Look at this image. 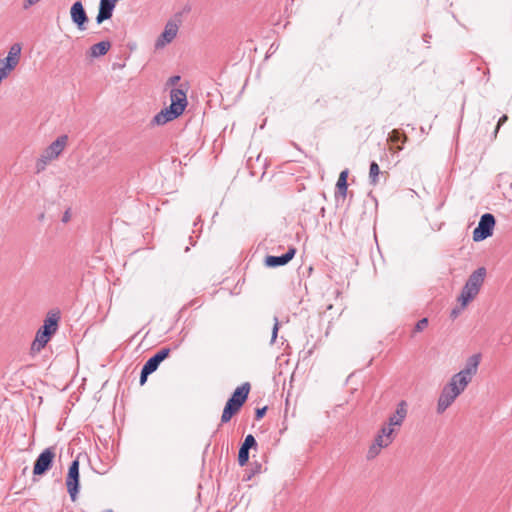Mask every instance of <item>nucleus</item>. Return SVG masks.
<instances>
[{
    "instance_id": "58836bf2",
    "label": "nucleus",
    "mask_w": 512,
    "mask_h": 512,
    "mask_svg": "<svg viewBox=\"0 0 512 512\" xmlns=\"http://www.w3.org/2000/svg\"><path fill=\"white\" fill-rule=\"evenodd\" d=\"M41 0H24L23 1V8L24 9H28L34 5H36L37 3H39Z\"/></svg>"
},
{
    "instance_id": "2f4dec72",
    "label": "nucleus",
    "mask_w": 512,
    "mask_h": 512,
    "mask_svg": "<svg viewBox=\"0 0 512 512\" xmlns=\"http://www.w3.org/2000/svg\"><path fill=\"white\" fill-rule=\"evenodd\" d=\"M261 472H262V464L257 461H254L251 464V471L247 475V480H250L253 475L259 474Z\"/></svg>"
},
{
    "instance_id": "a878e982",
    "label": "nucleus",
    "mask_w": 512,
    "mask_h": 512,
    "mask_svg": "<svg viewBox=\"0 0 512 512\" xmlns=\"http://www.w3.org/2000/svg\"><path fill=\"white\" fill-rule=\"evenodd\" d=\"M249 450L246 447H243L241 445L239 452H238V463L240 466H244L248 463L249 460Z\"/></svg>"
},
{
    "instance_id": "bb28decb",
    "label": "nucleus",
    "mask_w": 512,
    "mask_h": 512,
    "mask_svg": "<svg viewBox=\"0 0 512 512\" xmlns=\"http://www.w3.org/2000/svg\"><path fill=\"white\" fill-rule=\"evenodd\" d=\"M393 442V438H386L377 434L373 443L377 444V446H381L382 448L388 447Z\"/></svg>"
},
{
    "instance_id": "473e14b6",
    "label": "nucleus",
    "mask_w": 512,
    "mask_h": 512,
    "mask_svg": "<svg viewBox=\"0 0 512 512\" xmlns=\"http://www.w3.org/2000/svg\"><path fill=\"white\" fill-rule=\"evenodd\" d=\"M279 326H280V323H279L278 318L274 317V325H273L272 335H271V344H273L277 339Z\"/></svg>"
},
{
    "instance_id": "72a5a7b5",
    "label": "nucleus",
    "mask_w": 512,
    "mask_h": 512,
    "mask_svg": "<svg viewBox=\"0 0 512 512\" xmlns=\"http://www.w3.org/2000/svg\"><path fill=\"white\" fill-rule=\"evenodd\" d=\"M152 373L153 372L150 369H148L147 367H145L143 365L141 374H140V385H144L145 382L147 381L148 376Z\"/></svg>"
},
{
    "instance_id": "f03ea898",
    "label": "nucleus",
    "mask_w": 512,
    "mask_h": 512,
    "mask_svg": "<svg viewBox=\"0 0 512 512\" xmlns=\"http://www.w3.org/2000/svg\"><path fill=\"white\" fill-rule=\"evenodd\" d=\"M486 276L485 267H479L476 269L467 279L460 295L458 296V302H462L463 306H467L479 293L481 286L484 283Z\"/></svg>"
},
{
    "instance_id": "c9c22d12",
    "label": "nucleus",
    "mask_w": 512,
    "mask_h": 512,
    "mask_svg": "<svg viewBox=\"0 0 512 512\" xmlns=\"http://www.w3.org/2000/svg\"><path fill=\"white\" fill-rule=\"evenodd\" d=\"M460 306H457L451 310L450 317L452 319H456L459 314L465 309L466 306H463L462 302H459Z\"/></svg>"
},
{
    "instance_id": "e433bc0d",
    "label": "nucleus",
    "mask_w": 512,
    "mask_h": 512,
    "mask_svg": "<svg viewBox=\"0 0 512 512\" xmlns=\"http://www.w3.org/2000/svg\"><path fill=\"white\" fill-rule=\"evenodd\" d=\"M508 120V116L507 115H503L499 118L498 120V123H497V126L494 130V137H496L500 127Z\"/></svg>"
},
{
    "instance_id": "39448f33",
    "label": "nucleus",
    "mask_w": 512,
    "mask_h": 512,
    "mask_svg": "<svg viewBox=\"0 0 512 512\" xmlns=\"http://www.w3.org/2000/svg\"><path fill=\"white\" fill-rule=\"evenodd\" d=\"M67 491L72 501H75L79 492V461L73 460L69 466L66 477Z\"/></svg>"
},
{
    "instance_id": "c85d7f7f",
    "label": "nucleus",
    "mask_w": 512,
    "mask_h": 512,
    "mask_svg": "<svg viewBox=\"0 0 512 512\" xmlns=\"http://www.w3.org/2000/svg\"><path fill=\"white\" fill-rule=\"evenodd\" d=\"M381 449H383L381 446H377V444L373 443L368 449V452L366 455L367 459L368 460L374 459L376 456H378Z\"/></svg>"
},
{
    "instance_id": "6ab92c4d",
    "label": "nucleus",
    "mask_w": 512,
    "mask_h": 512,
    "mask_svg": "<svg viewBox=\"0 0 512 512\" xmlns=\"http://www.w3.org/2000/svg\"><path fill=\"white\" fill-rule=\"evenodd\" d=\"M347 178H348V170L346 169V170H343L338 177V180L336 183V191H335L336 198L342 197L343 199H345V197L347 195V188H348Z\"/></svg>"
},
{
    "instance_id": "7ed1b4c3",
    "label": "nucleus",
    "mask_w": 512,
    "mask_h": 512,
    "mask_svg": "<svg viewBox=\"0 0 512 512\" xmlns=\"http://www.w3.org/2000/svg\"><path fill=\"white\" fill-rule=\"evenodd\" d=\"M495 223V217L491 213L483 214L478 226L473 231V240L479 242L492 236Z\"/></svg>"
},
{
    "instance_id": "f257e3e1",
    "label": "nucleus",
    "mask_w": 512,
    "mask_h": 512,
    "mask_svg": "<svg viewBox=\"0 0 512 512\" xmlns=\"http://www.w3.org/2000/svg\"><path fill=\"white\" fill-rule=\"evenodd\" d=\"M60 319L59 311L48 312L43 325L36 332L35 339L31 344L33 354L39 353L47 345L51 337L57 332Z\"/></svg>"
},
{
    "instance_id": "423d86ee",
    "label": "nucleus",
    "mask_w": 512,
    "mask_h": 512,
    "mask_svg": "<svg viewBox=\"0 0 512 512\" xmlns=\"http://www.w3.org/2000/svg\"><path fill=\"white\" fill-rule=\"evenodd\" d=\"M458 396L459 394L454 392V389L446 384L438 398L437 413L442 414L444 411H446V409L453 404Z\"/></svg>"
},
{
    "instance_id": "ddd939ff",
    "label": "nucleus",
    "mask_w": 512,
    "mask_h": 512,
    "mask_svg": "<svg viewBox=\"0 0 512 512\" xmlns=\"http://www.w3.org/2000/svg\"><path fill=\"white\" fill-rule=\"evenodd\" d=\"M182 113L178 111L174 106H169L163 110H161L159 113H157L153 118V123L157 125H164L167 122H170L177 117H179Z\"/></svg>"
},
{
    "instance_id": "412c9836",
    "label": "nucleus",
    "mask_w": 512,
    "mask_h": 512,
    "mask_svg": "<svg viewBox=\"0 0 512 512\" xmlns=\"http://www.w3.org/2000/svg\"><path fill=\"white\" fill-rule=\"evenodd\" d=\"M241 408V406L227 400L221 415V423L229 422L232 417L240 411Z\"/></svg>"
},
{
    "instance_id": "1a4fd4ad",
    "label": "nucleus",
    "mask_w": 512,
    "mask_h": 512,
    "mask_svg": "<svg viewBox=\"0 0 512 512\" xmlns=\"http://www.w3.org/2000/svg\"><path fill=\"white\" fill-rule=\"evenodd\" d=\"M118 2L119 0H100L96 22L101 24L104 21L109 20L112 17L113 11Z\"/></svg>"
},
{
    "instance_id": "a211bd4d",
    "label": "nucleus",
    "mask_w": 512,
    "mask_h": 512,
    "mask_svg": "<svg viewBox=\"0 0 512 512\" xmlns=\"http://www.w3.org/2000/svg\"><path fill=\"white\" fill-rule=\"evenodd\" d=\"M470 383V379L458 372L451 377L447 384L454 389V392L460 395Z\"/></svg>"
},
{
    "instance_id": "393cba45",
    "label": "nucleus",
    "mask_w": 512,
    "mask_h": 512,
    "mask_svg": "<svg viewBox=\"0 0 512 512\" xmlns=\"http://www.w3.org/2000/svg\"><path fill=\"white\" fill-rule=\"evenodd\" d=\"M53 161L52 159L45 158V153L43 152L41 156L37 159L35 164L36 173L39 174L46 169V166Z\"/></svg>"
},
{
    "instance_id": "f704fd0d",
    "label": "nucleus",
    "mask_w": 512,
    "mask_h": 512,
    "mask_svg": "<svg viewBox=\"0 0 512 512\" xmlns=\"http://www.w3.org/2000/svg\"><path fill=\"white\" fill-rule=\"evenodd\" d=\"M428 326V319L427 318H422L420 319L415 327H414V332H421L423 331L426 327Z\"/></svg>"
},
{
    "instance_id": "2eb2a0df",
    "label": "nucleus",
    "mask_w": 512,
    "mask_h": 512,
    "mask_svg": "<svg viewBox=\"0 0 512 512\" xmlns=\"http://www.w3.org/2000/svg\"><path fill=\"white\" fill-rule=\"evenodd\" d=\"M407 416V403L405 401H400L397 405V409L395 413H393L389 418L387 424L394 428L395 426L400 427Z\"/></svg>"
},
{
    "instance_id": "5701e85b",
    "label": "nucleus",
    "mask_w": 512,
    "mask_h": 512,
    "mask_svg": "<svg viewBox=\"0 0 512 512\" xmlns=\"http://www.w3.org/2000/svg\"><path fill=\"white\" fill-rule=\"evenodd\" d=\"M379 174H380L379 165L375 161H372L370 163V168H369V182L371 185L375 186L378 183Z\"/></svg>"
},
{
    "instance_id": "f3484780",
    "label": "nucleus",
    "mask_w": 512,
    "mask_h": 512,
    "mask_svg": "<svg viewBox=\"0 0 512 512\" xmlns=\"http://www.w3.org/2000/svg\"><path fill=\"white\" fill-rule=\"evenodd\" d=\"M170 348H162L150 357L144 364L145 367L155 372L162 361H164L170 354Z\"/></svg>"
},
{
    "instance_id": "7c9ffc66",
    "label": "nucleus",
    "mask_w": 512,
    "mask_h": 512,
    "mask_svg": "<svg viewBox=\"0 0 512 512\" xmlns=\"http://www.w3.org/2000/svg\"><path fill=\"white\" fill-rule=\"evenodd\" d=\"M394 428H392L391 426H389L388 424L383 426L378 434H380L381 436H384L386 438H393L394 439Z\"/></svg>"
},
{
    "instance_id": "f8f14e48",
    "label": "nucleus",
    "mask_w": 512,
    "mask_h": 512,
    "mask_svg": "<svg viewBox=\"0 0 512 512\" xmlns=\"http://www.w3.org/2000/svg\"><path fill=\"white\" fill-rule=\"evenodd\" d=\"M170 106H174L181 113L184 112L187 106V96L186 91L181 88H173L170 91Z\"/></svg>"
},
{
    "instance_id": "aec40b11",
    "label": "nucleus",
    "mask_w": 512,
    "mask_h": 512,
    "mask_svg": "<svg viewBox=\"0 0 512 512\" xmlns=\"http://www.w3.org/2000/svg\"><path fill=\"white\" fill-rule=\"evenodd\" d=\"M184 17L185 14L183 12L174 14L166 23L164 32H177L182 28Z\"/></svg>"
},
{
    "instance_id": "9b49d317",
    "label": "nucleus",
    "mask_w": 512,
    "mask_h": 512,
    "mask_svg": "<svg viewBox=\"0 0 512 512\" xmlns=\"http://www.w3.org/2000/svg\"><path fill=\"white\" fill-rule=\"evenodd\" d=\"M250 390L251 384L249 382H244L234 390L228 401L242 407L248 399Z\"/></svg>"
},
{
    "instance_id": "4468645a",
    "label": "nucleus",
    "mask_w": 512,
    "mask_h": 512,
    "mask_svg": "<svg viewBox=\"0 0 512 512\" xmlns=\"http://www.w3.org/2000/svg\"><path fill=\"white\" fill-rule=\"evenodd\" d=\"M480 360H481V354L471 355L467 359V361L465 363V367L462 370H460L459 372L472 381L473 377L477 374Z\"/></svg>"
},
{
    "instance_id": "6e6552de",
    "label": "nucleus",
    "mask_w": 512,
    "mask_h": 512,
    "mask_svg": "<svg viewBox=\"0 0 512 512\" xmlns=\"http://www.w3.org/2000/svg\"><path fill=\"white\" fill-rule=\"evenodd\" d=\"M68 142L67 135L59 136L55 141H53L43 152L45 153V158L55 160L57 159L63 150L65 149Z\"/></svg>"
},
{
    "instance_id": "4be33fe9",
    "label": "nucleus",
    "mask_w": 512,
    "mask_h": 512,
    "mask_svg": "<svg viewBox=\"0 0 512 512\" xmlns=\"http://www.w3.org/2000/svg\"><path fill=\"white\" fill-rule=\"evenodd\" d=\"M111 47L109 41H100L90 47L89 55L93 58L105 55Z\"/></svg>"
},
{
    "instance_id": "9d476101",
    "label": "nucleus",
    "mask_w": 512,
    "mask_h": 512,
    "mask_svg": "<svg viewBox=\"0 0 512 512\" xmlns=\"http://www.w3.org/2000/svg\"><path fill=\"white\" fill-rule=\"evenodd\" d=\"M296 249L294 247H290L286 253L281 256H272L269 255L265 258V265L270 268H275L279 266H284L288 262H290L295 256Z\"/></svg>"
},
{
    "instance_id": "c756f323",
    "label": "nucleus",
    "mask_w": 512,
    "mask_h": 512,
    "mask_svg": "<svg viewBox=\"0 0 512 512\" xmlns=\"http://www.w3.org/2000/svg\"><path fill=\"white\" fill-rule=\"evenodd\" d=\"M242 446L248 449H255L257 447V441L252 434H249L245 437Z\"/></svg>"
},
{
    "instance_id": "ea45409f",
    "label": "nucleus",
    "mask_w": 512,
    "mask_h": 512,
    "mask_svg": "<svg viewBox=\"0 0 512 512\" xmlns=\"http://www.w3.org/2000/svg\"><path fill=\"white\" fill-rule=\"evenodd\" d=\"M179 80H180V76L175 75V76H172V77L169 79L168 83H169L170 85H175V84H177V83H178V81H179Z\"/></svg>"
},
{
    "instance_id": "20e7f679",
    "label": "nucleus",
    "mask_w": 512,
    "mask_h": 512,
    "mask_svg": "<svg viewBox=\"0 0 512 512\" xmlns=\"http://www.w3.org/2000/svg\"><path fill=\"white\" fill-rule=\"evenodd\" d=\"M54 458L55 451L53 447L42 451L35 460L33 474L39 476L45 474L52 467Z\"/></svg>"
},
{
    "instance_id": "4c0bfd02",
    "label": "nucleus",
    "mask_w": 512,
    "mask_h": 512,
    "mask_svg": "<svg viewBox=\"0 0 512 512\" xmlns=\"http://www.w3.org/2000/svg\"><path fill=\"white\" fill-rule=\"evenodd\" d=\"M267 411V406H264L262 408H257L255 411V419L260 420L264 417L265 413Z\"/></svg>"
},
{
    "instance_id": "b1692460",
    "label": "nucleus",
    "mask_w": 512,
    "mask_h": 512,
    "mask_svg": "<svg viewBox=\"0 0 512 512\" xmlns=\"http://www.w3.org/2000/svg\"><path fill=\"white\" fill-rule=\"evenodd\" d=\"M177 34H161L157 41L155 42V49H162L167 44L171 43Z\"/></svg>"
},
{
    "instance_id": "dca6fc26",
    "label": "nucleus",
    "mask_w": 512,
    "mask_h": 512,
    "mask_svg": "<svg viewBox=\"0 0 512 512\" xmlns=\"http://www.w3.org/2000/svg\"><path fill=\"white\" fill-rule=\"evenodd\" d=\"M22 51L21 43H14L10 46L8 50V54L5 58L1 59L3 62L8 64L9 66L16 68L20 62Z\"/></svg>"
},
{
    "instance_id": "a19ab883",
    "label": "nucleus",
    "mask_w": 512,
    "mask_h": 512,
    "mask_svg": "<svg viewBox=\"0 0 512 512\" xmlns=\"http://www.w3.org/2000/svg\"><path fill=\"white\" fill-rule=\"evenodd\" d=\"M70 217V212L67 210L62 217V222L67 223L70 220Z\"/></svg>"
},
{
    "instance_id": "cd10ccee",
    "label": "nucleus",
    "mask_w": 512,
    "mask_h": 512,
    "mask_svg": "<svg viewBox=\"0 0 512 512\" xmlns=\"http://www.w3.org/2000/svg\"><path fill=\"white\" fill-rule=\"evenodd\" d=\"M389 140L392 143H398L400 141L405 142L407 140V137L405 135H403L402 133H400L398 130H393L389 134Z\"/></svg>"
},
{
    "instance_id": "79ce46f5",
    "label": "nucleus",
    "mask_w": 512,
    "mask_h": 512,
    "mask_svg": "<svg viewBox=\"0 0 512 512\" xmlns=\"http://www.w3.org/2000/svg\"><path fill=\"white\" fill-rule=\"evenodd\" d=\"M277 49H278V45H277V46H275V43H273V44H271V46H270V48H269L268 52L273 53V52H275Z\"/></svg>"
},
{
    "instance_id": "0eeeda50",
    "label": "nucleus",
    "mask_w": 512,
    "mask_h": 512,
    "mask_svg": "<svg viewBox=\"0 0 512 512\" xmlns=\"http://www.w3.org/2000/svg\"><path fill=\"white\" fill-rule=\"evenodd\" d=\"M70 16L73 23L79 30L86 29V24L88 23L89 19L83 7V4L80 1L75 2L71 6Z\"/></svg>"
}]
</instances>
